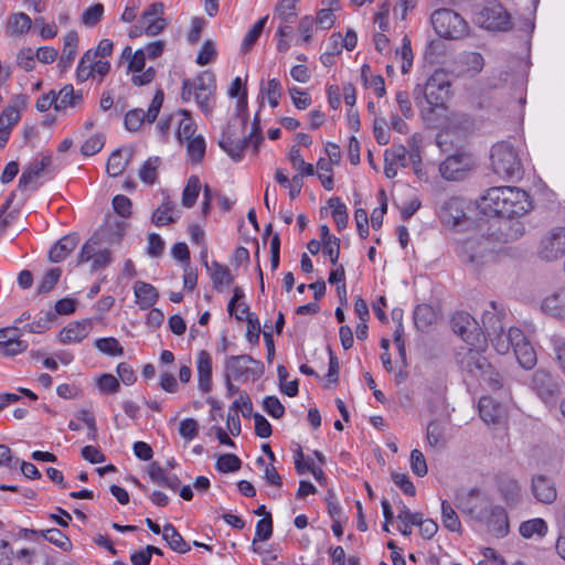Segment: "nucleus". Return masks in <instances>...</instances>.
<instances>
[{"mask_svg":"<svg viewBox=\"0 0 565 565\" xmlns=\"http://www.w3.org/2000/svg\"><path fill=\"white\" fill-rule=\"evenodd\" d=\"M478 207L486 215L512 218L526 214L532 209V201L520 188L493 186L480 198Z\"/></svg>","mask_w":565,"mask_h":565,"instance_id":"obj_1","label":"nucleus"},{"mask_svg":"<svg viewBox=\"0 0 565 565\" xmlns=\"http://www.w3.org/2000/svg\"><path fill=\"white\" fill-rule=\"evenodd\" d=\"M215 77L211 72L205 71L183 81L181 98L184 102L194 100L199 109L209 117L215 107Z\"/></svg>","mask_w":565,"mask_h":565,"instance_id":"obj_2","label":"nucleus"},{"mask_svg":"<svg viewBox=\"0 0 565 565\" xmlns=\"http://www.w3.org/2000/svg\"><path fill=\"white\" fill-rule=\"evenodd\" d=\"M491 167L501 178L519 180L523 175V167L519 153L510 142L501 141L491 149Z\"/></svg>","mask_w":565,"mask_h":565,"instance_id":"obj_3","label":"nucleus"},{"mask_svg":"<svg viewBox=\"0 0 565 565\" xmlns=\"http://www.w3.org/2000/svg\"><path fill=\"white\" fill-rule=\"evenodd\" d=\"M490 309H484L482 313V324L484 334L490 338L494 350L499 354H505L510 348L513 349L514 340L511 338V328L504 332L501 319L503 316L494 301L489 303Z\"/></svg>","mask_w":565,"mask_h":565,"instance_id":"obj_4","label":"nucleus"},{"mask_svg":"<svg viewBox=\"0 0 565 565\" xmlns=\"http://www.w3.org/2000/svg\"><path fill=\"white\" fill-rule=\"evenodd\" d=\"M258 120V115H256L254 118L252 131L248 136H244L243 138L236 137V135L232 131L231 124L223 131L218 145L233 160L241 161L248 145L253 146L255 153L258 151V147L264 139L260 134Z\"/></svg>","mask_w":565,"mask_h":565,"instance_id":"obj_5","label":"nucleus"},{"mask_svg":"<svg viewBox=\"0 0 565 565\" xmlns=\"http://www.w3.org/2000/svg\"><path fill=\"white\" fill-rule=\"evenodd\" d=\"M435 32L447 40H458L469 33L467 21L451 9H437L430 17Z\"/></svg>","mask_w":565,"mask_h":565,"instance_id":"obj_6","label":"nucleus"},{"mask_svg":"<svg viewBox=\"0 0 565 565\" xmlns=\"http://www.w3.org/2000/svg\"><path fill=\"white\" fill-rule=\"evenodd\" d=\"M384 173L388 179L397 175L398 168L412 166L415 173L419 172L422 163L420 151L417 146H412L409 150L403 145H393L384 152Z\"/></svg>","mask_w":565,"mask_h":565,"instance_id":"obj_7","label":"nucleus"},{"mask_svg":"<svg viewBox=\"0 0 565 565\" xmlns=\"http://www.w3.org/2000/svg\"><path fill=\"white\" fill-rule=\"evenodd\" d=\"M423 94L430 110L445 108L451 96V78L443 68L435 70L426 79Z\"/></svg>","mask_w":565,"mask_h":565,"instance_id":"obj_8","label":"nucleus"},{"mask_svg":"<svg viewBox=\"0 0 565 565\" xmlns=\"http://www.w3.org/2000/svg\"><path fill=\"white\" fill-rule=\"evenodd\" d=\"M224 369L226 377L244 382H255L264 374V364L246 354L226 358Z\"/></svg>","mask_w":565,"mask_h":565,"instance_id":"obj_9","label":"nucleus"},{"mask_svg":"<svg viewBox=\"0 0 565 565\" xmlns=\"http://www.w3.org/2000/svg\"><path fill=\"white\" fill-rule=\"evenodd\" d=\"M475 22L490 31L505 32L512 28L510 13L495 0L488 1L475 13Z\"/></svg>","mask_w":565,"mask_h":565,"instance_id":"obj_10","label":"nucleus"},{"mask_svg":"<svg viewBox=\"0 0 565 565\" xmlns=\"http://www.w3.org/2000/svg\"><path fill=\"white\" fill-rule=\"evenodd\" d=\"M536 254L544 262L561 259L565 255V226H555L546 231L540 238Z\"/></svg>","mask_w":565,"mask_h":565,"instance_id":"obj_11","label":"nucleus"},{"mask_svg":"<svg viewBox=\"0 0 565 565\" xmlns=\"http://www.w3.org/2000/svg\"><path fill=\"white\" fill-rule=\"evenodd\" d=\"M166 28L163 18V4L152 3L140 17L138 22L132 25L128 32L131 39L141 36L142 34L154 36Z\"/></svg>","mask_w":565,"mask_h":565,"instance_id":"obj_12","label":"nucleus"},{"mask_svg":"<svg viewBox=\"0 0 565 565\" xmlns=\"http://www.w3.org/2000/svg\"><path fill=\"white\" fill-rule=\"evenodd\" d=\"M456 253L462 262L476 267L486 263L492 255L489 239L473 237L456 243Z\"/></svg>","mask_w":565,"mask_h":565,"instance_id":"obj_13","label":"nucleus"},{"mask_svg":"<svg viewBox=\"0 0 565 565\" xmlns=\"http://www.w3.org/2000/svg\"><path fill=\"white\" fill-rule=\"evenodd\" d=\"M455 333L460 335L466 344L486 345L484 332L478 327L477 321L468 312H457L451 320Z\"/></svg>","mask_w":565,"mask_h":565,"instance_id":"obj_14","label":"nucleus"},{"mask_svg":"<svg viewBox=\"0 0 565 565\" xmlns=\"http://www.w3.org/2000/svg\"><path fill=\"white\" fill-rule=\"evenodd\" d=\"M486 345L477 347V344H466L457 352V362L461 370L470 375L478 377L483 374L488 367V362L482 355Z\"/></svg>","mask_w":565,"mask_h":565,"instance_id":"obj_15","label":"nucleus"},{"mask_svg":"<svg viewBox=\"0 0 565 565\" xmlns=\"http://www.w3.org/2000/svg\"><path fill=\"white\" fill-rule=\"evenodd\" d=\"M163 103V93L158 90L153 96L147 111L140 108L129 110L125 116V127L129 131H138L143 124H152L161 109Z\"/></svg>","mask_w":565,"mask_h":565,"instance_id":"obj_16","label":"nucleus"},{"mask_svg":"<svg viewBox=\"0 0 565 565\" xmlns=\"http://www.w3.org/2000/svg\"><path fill=\"white\" fill-rule=\"evenodd\" d=\"M110 71L107 60L97 58L93 53H84L76 68V78L83 83L87 79L100 82Z\"/></svg>","mask_w":565,"mask_h":565,"instance_id":"obj_17","label":"nucleus"},{"mask_svg":"<svg viewBox=\"0 0 565 565\" xmlns=\"http://www.w3.org/2000/svg\"><path fill=\"white\" fill-rule=\"evenodd\" d=\"M22 329L17 324L0 328V352L6 356H14L25 352L29 343L22 339Z\"/></svg>","mask_w":565,"mask_h":565,"instance_id":"obj_18","label":"nucleus"},{"mask_svg":"<svg viewBox=\"0 0 565 565\" xmlns=\"http://www.w3.org/2000/svg\"><path fill=\"white\" fill-rule=\"evenodd\" d=\"M475 164L472 157L466 152H457L448 156L439 166L440 174L444 179L454 181L459 180Z\"/></svg>","mask_w":565,"mask_h":565,"instance_id":"obj_19","label":"nucleus"},{"mask_svg":"<svg viewBox=\"0 0 565 565\" xmlns=\"http://www.w3.org/2000/svg\"><path fill=\"white\" fill-rule=\"evenodd\" d=\"M511 338L514 340L513 351L519 364L525 370H532L537 362L534 348L519 328H511Z\"/></svg>","mask_w":565,"mask_h":565,"instance_id":"obj_20","label":"nucleus"},{"mask_svg":"<svg viewBox=\"0 0 565 565\" xmlns=\"http://www.w3.org/2000/svg\"><path fill=\"white\" fill-rule=\"evenodd\" d=\"M491 504L486 498L476 491H470L466 497L458 500V509L469 515L471 519L481 522L486 520L487 513L490 511Z\"/></svg>","mask_w":565,"mask_h":565,"instance_id":"obj_21","label":"nucleus"},{"mask_svg":"<svg viewBox=\"0 0 565 565\" xmlns=\"http://www.w3.org/2000/svg\"><path fill=\"white\" fill-rule=\"evenodd\" d=\"M540 308L546 316L565 321V286L547 292L541 300Z\"/></svg>","mask_w":565,"mask_h":565,"instance_id":"obj_22","label":"nucleus"},{"mask_svg":"<svg viewBox=\"0 0 565 565\" xmlns=\"http://www.w3.org/2000/svg\"><path fill=\"white\" fill-rule=\"evenodd\" d=\"M531 492L535 500L543 504H552L557 499L555 482L545 475H535L532 477Z\"/></svg>","mask_w":565,"mask_h":565,"instance_id":"obj_23","label":"nucleus"},{"mask_svg":"<svg viewBox=\"0 0 565 565\" xmlns=\"http://www.w3.org/2000/svg\"><path fill=\"white\" fill-rule=\"evenodd\" d=\"M29 104V97L24 94L14 95L0 115V127L8 130L20 121L22 111Z\"/></svg>","mask_w":565,"mask_h":565,"instance_id":"obj_24","label":"nucleus"},{"mask_svg":"<svg viewBox=\"0 0 565 565\" xmlns=\"http://www.w3.org/2000/svg\"><path fill=\"white\" fill-rule=\"evenodd\" d=\"M93 329L92 319L70 322L60 332V341L64 344L79 343L88 337Z\"/></svg>","mask_w":565,"mask_h":565,"instance_id":"obj_25","label":"nucleus"},{"mask_svg":"<svg viewBox=\"0 0 565 565\" xmlns=\"http://www.w3.org/2000/svg\"><path fill=\"white\" fill-rule=\"evenodd\" d=\"M487 525L488 531L498 539L504 537L509 533V519L505 510L493 504L487 513L486 520L481 521Z\"/></svg>","mask_w":565,"mask_h":565,"instance_id":"obj_26","label":"nucleus"},{"mask_svg":"<svg viewBox=\"0 0 565 565\" xmlns=\"http://www.w3.org/2000/svg\"><path fill=\"white\" fill-rule=\"evenodd\" d=\"M479 415L486 424L498 425L507 417V408L503 404L494 402L489 396H483L479 401Z\"/></svg>","mask_w":565,"mask_h":565,"instance_id":"obj_27","label":"nucleus"},{"mask_svg":"<svg viewBox=\"0 0 565 565\" xmlns=\"http://www.w3.org/2000/svg\"><path fill=\"white\" fill-rule=\"evenodd\" d=\"M444 225L455 227L460 225L466 217L465 202L458 198H451L445 202L439 214Z\"/></svg>","mask_w":565,"mask_h":565,"instance_id":"obj_28","label":"nucleus"},{"mask_svg":"<svg viewBox=\"0 0 565 565\" xmlns=\"http://www.w3.org/2000/svg\"><path fill=\"white\" fill-rule=\"evenodd\" d=\"M51 164L50 156H42L41 158H35L32 160L28 167L23 170L20 179H19V188L34 189L35 180L42 174V172Z\"/></svg>","mask_w":565,"mask_h":565,"instance_id":"obj_29","label":"nucleus"},{"mask_svg":"<svg viewBox=\"0 0 565 565\" xmlns=\"http://www.w3.org/2000/svg\"><path fill=\"white\" fill-rule=\"evenodd\" d=\"M198 386L202 393L212 390V358L211 354L201 350L196 355Z\"/></svg>","mask_w":565,"mask_h":565,"instance_id":"obj_30","label":"nucleus"},{"mask_svg":"<svg viewBox=\"0 0 565 565\" xmlns=\"http://www.w3.org/2000/svg\"><path fill=\"white\" fill-rule=\"evenodd\" d=\"M450 426L446 420H431L427 425L426 439L430 447L444 448L449 439Z\"/></svg>","mask_w":565,"mask_h":565,"instance_id":"obj_31","label":"nucleus"},{"mask_svg":"<svg viewBox=\"0 0 565 565\" xmlns=\"http://www.w3.org/2000/svg\"><path fill=\"white\" fill-rule=\"evenodd\" d=\"M172 119L175 121V135L181 143L195 137L194 134L196 131V124L189 110L179 109L172 114Z\"/></svg>","mask_w":565,"mask_h":565,"instance_id":"obj_32","label":"nucleus"},{"mask_svg":"<svg viewBox=\"0 0 565 565\" xmlns=\"http://www.w3.org/2000/svg\"><path fill=\"white\" fill-rule=\"evenodd\" d=\"M136 303L140 309H150L159 299L158 289L151 284L138 280L134 285Z\"/></svg>","mask_w":565,"mask_h":565,"instance_id":"obj_33","label":"nucleus"},{"mask_svg":"<svg viewBox=\"0 0 565 565\" xmlns=\"http://www.w3.org/2000/svg\"><path fill=\"white\" fill-rule=\"evenodd\" d=\"M132 156L134 151L130 148L115 150L107 161L106 171L108 175L113 178L120 175L131 161Z\"/></svg>","mask_w":565,"mask_h":565,"instance_id":"obj_34","label":"nucleus"},{"mask_svg":"<svg viewBox=\"0 0 565 565\" xmlns=\"http://www.w3.org/2000/svg\"><path fill=\"white\" fill-rule=\"evenodd\" d=\"M532 388L543 401H550L555 394V385L552 383L551 374L544 370H537L532 377Z\"/></svg>","mask_w":565,"mask_h":565,"instance_id":"obj_35","label":"nucleus"},{"mask_svg":"<svg viewBox=\"0 0 565 565\" xmlns=\"http://www.w3.org/2000/svg\"><path fill=\"white\" fill-rule=\"evenodd\" d=\"M78 42L79 39L76 31H70L63 36V50L60 57V65L63 68H68L73 64L77 55Z\"/></svg>","mask_w":565,"mask_h":565,"instance_id":"obj_36","label":"nucleus"},{"mask_svg":"<svg viewBox=\"0 0 565 565\" xmlns=\"http://www.w3.org/2000/svg\"><path fill=\"white\" fill-rule=\"evenodd\" d=\"M77 245L75 235H66L58 239L50 249L49 258L53 263H60L65 259L68 254L74 250Z\"/></svg>","mask_w":565,"mask_h":565,"instance_id":"obj_37","label":"nucleus"},{"mask_svg":"<svg viewBox=\"0 0 565 565\" xmlns=\"http://www.w3.org/2000/svg\"><path fill=\"white\" fill-rule=\"evenodd\" d=\"M56 99V111L65 109L67 107L77 106L82 99V90H75L72 85H65L57 93H55Z\"/></svg>","mask_w":565,"mask_h":565,"instance_id":"obj_38","label":"nucleus"},{"mask_svg":"<svg viewBox=\"0 0 565 565\" xmlns=\"http://www.w3.org/2000/svg\"><path fill=\"white\" fill-rule=\"evenodd\" d=\"M32 21L31 18L23 13H13L9 17L6 33L10 36H19L29 32L31 29Z\"/></svg>","mask_w":565,"mask_h":565,"instance_id":"obj_39","label":"nucleus"},{"mask_svg":"<svg viewBox=\"0 0 565 565\" xmlns=\"http://www.w3.org/2000/svg\"><path fill=\"white\" fill-rule=\"evenodd\" d=\"M207 270L210 271L214 288L217 290H223L233 282V276L225 265L212 262L211 265L207 266Z\"/></svg>","mask_w":565,"mask_h":565,"instance_id":"obj_40","label":"nucleus"},{"mask_svg":"<svg viewBox=\"0 0 565 565\" xmlns=\"http://www.w3.org/2000/svg\"><path fill=\"white\" fill-rule=\"evenodd\" d=\"M423 514L419 512L413 513L403 502H401L398 507L397 519L401 521V525L398 526V531L404 536H409L412 534V526L420 523Z\"/></svg>","mask_w":565,"mask_h":565,"instance_id":"obj_41","label":"nucleus"},{"mask_svg":"<svg viewBox=\"0 0 565 565\" xmlns=\"http://www.w3.org/2000/svg\"><path fill=\"white\" fill-rule=\"evenodd\" d=\"M180 217V212L172 202L162 203L152 214V222L156 226H163L175 222Z\"/></svg>","mask_w":565,"mask_h":565,"instance_id":"obj_42","label":"nucleus"},{"mask_svg":"<svg viewBox=\"0 0 565 565\" xmlns=\"http://www.w3.org/2000/svg\"><path fill=\"white\" fill-rule=\"evenodd\" d=\"M395 61L401 64L402 74H408L413 67L414 54L408 36L402 39V44L395 50Z\"/></svg>","mask_w":565,"mask_h":565,"instance_id":"obj_43","label":"nucleus"},{"mask_svg":"<svg viewBox=\"0 0 565 565\" xmlns=\"http://www.w3.org/2000/svg\"><path fill=\"white\" fill-rule=\"evenodd\" d=\"M457 63L461 66L462 72L475 75L482 71L484 60L480 53L465 52L458 56Z\"/></svg>","mask_w":565,"mask_h":565,"instance_id":"obj_44","label":"nucleus"},{"mask_svg":"<svg viewBox=\"0 0 565 565\" xmlns=\"http://www.w3.org/2000/svg\"><path fill=\"white\" fill-rule=\"evenodd\" d=\"M547 530V523L541 518L524 521L520 524L519 527V532L524 539H532L535 535L543 537L546 535Z\"/></svg>","mask_w":565,"mask_h":565,"instance_id":"obj_45","label":"nucleus"},{"mask_svg":"<svg viewBox=\"0 0 565 565\" xmlns=\"http://www.w3.org/2000/svg\"><path fill=\"white\" fill-rule=\"evenodd\" d=\"M162 537L168 545L178 553H186L190 551V545L186 544L181 534L170 523L163 526Z\"/></svg>","mask_w":565,"mask_h":565,"instance_id":"obj_46","label":"nucleus"},{"mask_svg":"<svg viewBox=\"0 0 565 565\" xmlns=\"http://www.w3.org/2000/svg\"><path fill=\"white\" fill-rule=\"evenodd\" d=\"M441 523L444 527H446L450 532H462L461 522L456 511L447 500L441 501Z\"/></svg>","mask_w":565,"mask_h":565,"instance_id":"obj_47","label":"nucleus"},{"mask_svg":"<svg viewBox=\"0 0 565 565\" xmlns=\"http://www.w3.org/2000/svg\"><path fill=\"white\" fill-rule=\"evenodd\" d=\"M500 491L505 502L510 505L515 504L522 497L520 483L514 479H504L501 481Z\"/></svg>","mask_w":565,"mask_h":565,"instance_id":"obj_48","label":"nucleus"},{"mask_svg":"<svg viewBox=\"0 0 565 565\" xmlns=\"http://www.w3.org/2000/svg\"><path fill=\"white\" fill-rule=\"evenodd\" d=\"M267 19H268L267 15L260 18L247 31V33L245 34V36H244V39L242 41V44H241V51L242 52L246 53V52H248L254 46V44L257 42V40L259 39L260 34L264 31V28L266 25Z\"/></svg>","mask_w":565,"mask_h":565,"instance_id":"obj_49","label":"nucleus"},{"mask_svg":"<svg viewBox=\"0 0 565 565\" xmlns=\"http://www.w3.org/2000/svg\"><path fill=\"white\" fill-rule=\"evenodd\" d=\"M200 191V179L196 175L190 177L182 192V205L184 207H192L198 200Z\"/></svg>","mask_w":565,"mask_h":565,"instance_id":"obj_50","label":"nucleus"},{"mask_svg":"<svg viewBox=\"0 0 565 565\" xmlns=\"http://www.w3.org/2000/svg\"><path fill=\"white\" fill-rule=\"evenodd\" d=\"M161 164L159 157H150L139 170V178L146 184H153L158 177V169Z\"/></svg>","mask_w":565,"mask_h":565,"instance_id":"obj_51","label":"nucleus"},{"mask_svg":"<svg viewBox=\"0 0 565 565\" xmlns=\"http://www.w3.org/2000/svg\"><path fill=\"white\" fill-rule=\"evenodd\" d=\"M273 534V522L271 516L267 513L263 519H260L256 524L255 535L253 540V551L255 553H260L259 548L256 547V543L258 541H267Z\"/></svg>","mask_w":565,"mask_h":565,"instance_id":"obj_52","label":"nucleus"},{"mask_svg":"<svg viewBox=\"0 0 565 565\" xmlns=\"http://www.w3.org/2000/svg\"><path fill=\"white\" fill-rule=\"evenodd\" d=\"M550 344L554 354L555 363L565 376V337L553 334L550 337Z\"/></svg>","mask_w":565,"mask_h":565,"instance_id":"obj_53","label":"nucleus"},{"mask_svg":"<svg viewBox=\"0 0 565 565\" xmlns=\"http://www.w3.org/2000/svg\"><path fill=\"white\" fill-rule=\"evenodd\" d=\"M328 203L338 231H342L347 227L349 221L345 204H343L339 198H331Z\"/></svg>","mask_w":565,"mask_h":565,"instance_id":"obj_54","label":"nucleus"},{"mask_svg":"<svg viewBox=\"0 0 565 565\" xmlns=\"http://www.w3.org/2000/svg\"><path fill=\"white\" fill-rule=\"evenodd\" d=\"M95 348L109 356H120L124 354V348L119 341L113 337L96 339Z\"/></svg>","mask_w":565,"mask_h":565,"instance_id":"obj_55","label":"nucleus"},{"mask_svg":"<svg viewBox=\"0 0 565 565\" xmlns=\"http://www.w3.org/2000/svg\"><path fill=\"white\" fill-rule=\"evenodd\" d=\"M289 160L291 162L292 168L298 171L297 174H301L303 177L313 175V166L311 163L305 162L299 148H297L296 146H292L289 151Z\"/></svg>","mask_w":565,"mask_h":565,"instance_id":"obj_56","label":"nucleus"},{"mask_svg":"<svg viewBox=\"0 0 565 565\" xmlns=\"http://www.w3.org/2000/svg\"><path fill=\"white\" fill-rule=\"evenodd\" d=\"M122 56L129 60L128 70L134 73H141L145 68L146 55L143 50H137L135 53L131 52V47L126 46L122 51Z\"/></svg>","mask_w":565,"mask_h":565,"instance_id":"obj_57","label":"nucleus"},{"mask_svg":"<svg viewBox=\"0 0 565 565\" xmlns=\"http://www.w3.org/2000/svg\"><path fill=\"white\" fill-rule=\"evenodd\" d=\"M281 92L282 87L277 78L269 79L266 87H260V94L268 99V103L273 108L278 106Z\"/></svg>","mask_w":565,"mask_h":565,"instance_id":"obj_58","label":"nucleus"},{"mask_svg":"<svg viewBox=\"0 0 565 565\" xmlns=\"http://www.w3.org/2000/svg\"><path fill=\"white\" fill-rule=\"evenodd\" d=\"M104 6L102 3H95L86 8L81 17V22L86 28H94L104 15Z\"/></svg>","mask_w":565,"mask_h":565,"instance_id":"obj_59","label":"nucleus"},{"mask_svg":"<svg viewBox=\"0 0 565 565\" xmlns=\"http://www.w3.org/2000/svg\"><path fill=\"white\" fill-rule=\"evenodd\" d=\"M186 143L188 156L193 162H199L205 154V140L202 136H195L184 141Z\"/></svg>","mask_w":565,"mask_h":565,"instance_id":"obj_60","label":"nucleus"},{"mask_svg":"<svg viewBox=\"0 0 565 565\" xmlns=\"http://www.w3.org/2000/svg\"><path fill=\"white\" fill-rule=\"evenodd\" d=\"M52 327L51 313H42L34 318L30 323L21 327L22 332L43 333Z\"/></svg>","mask_w":565,"mask_h":565,"instance_id":"obj_61","label":"nucleus"},{"mask_svg":"<svg viewBox=\"0 0 565 565\" xmlns=\"http://www.w3.org/2000/svg\"><path fill=\"white\" fill-rule=\"evenodd\" d=\"M297 0H280L276 7V15L281 23H292L297 17L296 12Z\"/></svg>","mask_w":565,"mask_h":565,"instance_id":"obj_62","label":"nucleus"},{"mask_svg":"<svg viewBox=\"0 0 565 565\" xmlns=\"http://www.w3.org/2000/svg\"><path fill=\"white\" fill-rule=\"evenodd\" d=\"M315 26L316 21L312 15H305L300 19L298 24L299 44H308L311 41Z\"/></svg>","mask_w":565,"mask_h":565,"instance_id":"obj_63","label":"nucleus"},{"mask_svg":"<svg viewBox=\"0 0 565 565\" xmlns=\"http://www.w3.org/2000/svg\"><path fill=\"white\" fill-rule=\"evenodd\" d=\"M41 536L63 551H67L72 546L70 539L58 529L41 531Z\"/></svg>","mask_w":565,"mask_h":565,"instance_id":"obj_64","label":"nucleus"}]
</instances>
